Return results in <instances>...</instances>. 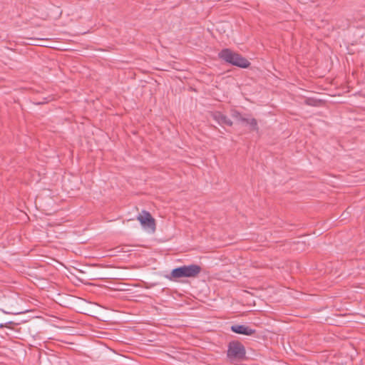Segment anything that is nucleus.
Listing matches in <instances>:
<instances>
[{
  "mask_svg": "<svg viewBox=\"0 0 365 365\" xmlns=\"http://www.w3.org/2000/svg\"><path fill=\"white\" fill-rule=\"evenodd\" d=\"M218 56L225 62L240 68H247L250 66V62L246 58L229 48L222 49Z\"/></svg>",
  "mask_w": 365,
  "mask_h": 365,
  "instance_id": "f257e3e1",
  "label": "nucleus"
},
{
  "mask_svg": "<svg viewBox=\"0 0 365 365\" xmlns=\"http://www.w3.org/2000/svg\"><path fill=\"white\" fill-rule=\"evenodd\" d=\"M201 267L195 264L184 265L172 270L170 279H175L182 277H196L201 272Z\"/></svg>",
  "mask_w": 365,
  "mask_h": 365,
  "instance_id": "f03ea898",
  "label": "nucleus"
},
{
  "mask_svg": "<svg viewBox=\"0 0 365 365\" xmlns=\"http://www.w3.org/2000/svg\"><path fill=\"white\" fill-rule=\"evenodd\" d=\"M245 355L244 346L237 341H232L229 344L227 356L231 359H241Z\"/></svg>",
  "mask_w": 365,
  "mask_h": 365,
  "instance_id": "7ed1b4c3",
  "label": "nucleus"
},
{
  "mask_svg": "<svg viewBox=\"0 0 365 365\" xmlns=\"http://www.w3.org/2000/svg\"><path fill=\"white\" fill-rule=\"evenodd\" d=\"M137 220L140 222V224L143 226L150 228L153 230H155V220L152 217L150 212L147 211H143L142 213L137 217Z\"/></svg>",
  "mask_w": 365,
  "mask_h": 365,
  "instance_id": "20e7f679",
  "label": "nucleus"
},
{
  "mask_svg": "<svg viewBox=\"0 0 365 365\" xmlns=\"http://www.w3.org/2000/svg\"><path fill=\"white\" fill-rule=\"evenodd\" d=\"M211 116L221 125H227L231 126L232 125V120L220 111L212 112L211 113Z\"/></svg>",
  "mask_w": 365,
  "mask_h": 365,
  "instance_id": "39448f33",
  "label": "nucleus"
},
{
  "mask_svg": "<svg viewBox=\"0 0 365 365\" xmlns=\"http://www.w3.org/2000/svg\"><path fill=\"white\" fill-rule=\"evenodd\" d=\"M231 330L237 334L250 336L255 332V330L251 329L248 326L235 324L231 327Z\"/></svg>",
  "mask_w": 365,
  "mask_h": 365,
  "instance_id": "423d86ee",
  "label": "nucleus"
},
{
  "mask_svg": "<svg viewBox=\"0 0 365 365\" xmlns=\"http://www.w3.org/2000/svg\"><path fill=\"white\" fill-rule=\"evenodd\" d=\"M241 123L250 127V130H258L257 121L253 118H241Z\"/></svg>",
  "mask_w": 365,
  "mask_h": 365,
  "instance_id": "0eeeda50",
  "label": "nucleus"
},
{
  "mask_svg": "<svg viewBox=\"0 0 365 365\" xmlns=\"http://www.w3.org/2000/svg\"><path fill=\"white\" fill-rule=\"evenodd\" d=\"M232 116L237 119V120L241 122V118H244L245 116H242L238 111L237 110H232L231 113Z\"/></svg>",
  "mask_w": 365,
  "mask_h": 365,
  "instance_id": "6e6552de",
  "label": "nucleus"
}]
</instances>
